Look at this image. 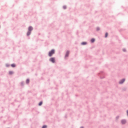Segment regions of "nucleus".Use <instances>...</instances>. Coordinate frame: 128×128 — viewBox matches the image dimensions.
Returning a JSON list of instances; mask_svg holds the SVG:
<instances>
[{
  "instance_id": "17",
  "label": "nucleus",
  "mask_w": 128,
  "mask_h": 128,
  "mask_svg": "<svg viewBox=\"0 0 128 128\" xmlns=\"http://www.w3.org/2000/svg\"><path fill=\"white\" fill-rule=\"evenodd\" d=\"M123 50H124V52H126V49H123Z\"/></svg>"
},
{
  "instance_id": "14",
  "label": "nucleus",
  "mask_w": 128,
  "mask_h": 128,
  "mask_svg": "<svg viewBox=\"0 0 128 128\" xmlns=\"http://www.w3.org/2000/svg\"><path fill=\"white\" fill-rule=\"evenodd\" d=\"M47 128V126H46V125H44V126L42 127V128Z\"/></svg>"
},
{
  "instance_id": "10",
  "label": "nucleus",
  "mask_w": 128,
  "mask_h": 128,
  "mask_svg": "<svg viewBox=\"0 0 128 128\" xmlns=\"http://www.w3.org/2000/svg\"><path fill=\"white\" fill-rule=\"evenodd\" d=\"M26 84H29V83H30V80L28 79V80H26Z\"/></svg>"
},
{
  "instance_id": "3",
  "label": "nucleus",
  "mask_w": 128,
  "mask_h": 128,
  "mask_svg": "<svg viewBox=\"0 0 128 128\" xmlns=\"http://www.w3.org/2000/svg\"><path fill=\"white\" fill-rule=\"evenodd\" d=\"M68 54H70V52L69 51H67L66 52V58L68 56Z\"/></svg>"
},
{
  "instance_id": "16",
  "label": "nucleus",
  "mask_w": 128,
  "mask_h": 128,
  "mask_svg": "<svg viewBox=\"0 0 128 128\" xmlns=\"http://www.w3.org/2000/svg\"><path fill=\"white\" fill-rule=\"evenodd\" d=\"M64 10H66V6H64Z\"/></svg>"
},
{
  "instance_id": "13",
  "label": "nucleus",
  "mask_w": 128,
  "mask_h": 128,
  "mask_svg": "<svg viewBox=\"0 0 128 128\" xmlns=\"http://www.w3.org/2000/svg\"><path fill=\"white\" fill-rule=\"evenodd\" d=\"M82 44H86V42H82Z\"/></svg>"
},
{
  "instance_id": "5",
  "label": "nucleus",
  "mask_w": 128,
  "mask_h": 128,
  "mask_svg": "<svg viewBox=\"0 0 128 128\" xmlns=\"http://www.w3.org/2000/svg\"><path fill=\"white\" fill-rule=\"evenodd\" d=\"M124 79H123L122 80H121L120 82V84H124Z\"/></svg>"
},
{
  "instance_id": "6",
  "label": "nucleus",
  "mask_w": 128,
  "mask_h": 128,
  "mask_svg": "<svg viewBox=\"0 0 128 128\" xmlns=\"http://www.w3.org/2000/svg\"><path fill=\"white\" fill-rule=\"evenodd\" d=\"M32 26H30L29 28H28V30H29V32H32Z\"/></svg>"
},
{
  "instance_id": "15",
  "label": "nucleus",
  "mask_w": 128,
  "mask_h": 128,
  "mask_svg": "<svg viewBox=\"0 0 128 128\" xmlns=\"http://www.w3.org/2000/svg\"><path fill=\"white\" fill-rule=\"evenodd\" d=\"M42 102H41L39 103V106H42Z\"/></svg>"
},
{
  "instance_id": "12",
  "label": "nucleus",
  "mask_w": 128,
  "mask_h": 128,
  "mask_svg": "<svg viewBox=\"0 0 128 128\" xmlns=\"http://www.w3.org/2000/svg\"><path fill=\"white\" fill-rule=\"evenodd\" d=\"M108 32H106V34H105V38H108Z\"/></svg>"
},
{
  "instance_id": "1",
  "label": "nucleus",
  "mask_w": 128,
  "mask_h": 128,
  "mask_svg": "<svg viewBox=\"0 0 128 128\" xmlns=\"http://www.w3.org/2000/svg\"><path fill=\"white\" fill-rule=\"evenodd\" d=\"M54 54V50H52L51 51L49 52H48L49 56H52Z\"/></svg>"
},
{
  "instance_id": "7",
  "label": "nucleus",
  "mask_w": 128,
  "mask_h": 128,
  "mask_svg": "<svg viewBox=\"0 0 128 128\" xmlns=\"http://www.w3.org/2000/svg\"><path fill=\"white\" fill-rule=\"evenodd\" d=\"M94 40H95L94 38H92V39L91 40V42H94Z\"/></svg>"
},
{
  "instance_id": "2",
  "label": "nucleus",
  "mask_w": 128,
  "mask_h": 128,
  "mask_svg": "<svg viewBox=\"0 0 128 128\" xmlns=\"http://www.w3.org/2000/svg\"><path fill=\"white\" fill-rule=\"evenodd\" d=\"M50 62H52L54 63L56 62V59L54 58H52L50 59Z\"/></svg>"
},
{
  "instance_id": "9",
  "label": "nucleus",
  "mask_w": 128,
  "mask_h": 128,
  "mask_svg": "<svg viewBox=\"0 0 128 128\" xmlns=\"http://www.w3.org/2000/svg\"><path fill=\"white\" fill-rule=\"evenodd\" d=\"M14 74V72L12 71L9 72V74Z\"/></svg>"
},
{
  "instance_id": "4",
  "label": "nucleus",
  "mask_w": 128,
  "mask_h": 128,
  "mask_svg": "<svg viewBox=\"0 0 128 128\" xmlns=\"http://www.w3.org/2000/svg\"><path fill=\"white\" fill-rule=\"evenodd\" d=\"M121 122L122 124H126V120H122L121 121Z\"/></svg>"
},
{
  "instance_id": "11",
  "label": "nucleus",
  "mask_w": 128,
  "mask_h": 128,
  "mask_svg": "<svg viewBox=\"0 0 128 128\" xmlns=\"http://www.w3.org/2000/svg\"><path fill=\"white\" fill-rule=\"evenodd\" d=\"M30 31L28 32L27 33V36H30Z\"/></svg>"
},
{
  "instance_id": "8",
  "label": "nucleus",
  "mask_w": 128,
  "mask_h": 128,
  "mask_svg": "<svg viewBox=\"0 0 128 128\" xmlns=\"http://www.w3.org/2000/svg\"><path fill=\"white\" fill-rule=\"evenodd\" d=\"M11 66H12V68H14V67H16V64H12L11 65Z\"/></svg>"
}]
</instances>
